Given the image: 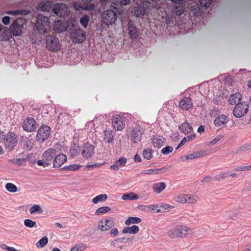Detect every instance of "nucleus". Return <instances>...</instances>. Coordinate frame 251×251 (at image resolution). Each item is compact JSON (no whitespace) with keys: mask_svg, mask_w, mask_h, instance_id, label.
I'll use <instances>...</instances> for the list:
<instances>
[{"mask_svg":"<svg viewBox=\"0 0 251 251\" xmlns=\"http://www.w3.org/2000/svg\"><path fill=\"white\" fill-rule=\"evenodd\" d=\"M191 231L190 228L186 226L178 225L167 231V235L171 238L185 237Z\"/></svg>","mask_w":251,"mask_h":251,"instance_id":"f257e3e1","label":"nucleus"},{"mask_svg":"<svg viewBox=\"0 0 251 251\" xmlns=\"http://www.w3.org/2000/svg\"><path fill=\"white\" fill-rule=\"evenodd\" d=\"M35 26L37 30L42 34L47 33L50 26V22L48 17L42 15H38Z\"/></svg>","mask_w":251,"mask_h":251,"instance_id":"f03ea898","label":"nucleus"},{"mask_svg":"<svg viewBox=\"0 0 251 251\" xmlns=\"http://www.w3.org/2000/svg\"><path fill=\"white\" fill-rule=\"evenodd\" d=\"M18 140L16 134L13 132L8 133L4 138V145L9 151H13L17 145Z\"/></svg>","mask_w":251,"mask_h":251,"instance_id":"7ed1b4c3","label":"nucleus"},{"mask_svg":"<svg viewBox=\"0 0 251 251\" xmlns=\"http://www.w3.org/2000/svg\"><path fill=\"white\" fill-rule=\"evenodd\" d=\"M103 23L107 25H112L115 24L117 20V14L112 10L104 11L101 16Z\"/></svg>","mask_w":251,"mask_h":251,"instance_id":"20e7f679","label":"nucleus"},{"mask_svg":"<svg viewBox=\"0 0 251 251\" xmlns=\"http://www.w3.org/2000/svg\"><path fill=\"white\" fill-rule=\"evenodd\" d=\"M249 105L246 102H241L237 104L233 111V115L236 118H241L246 115L249 110Z\"/></svg>","mask_w":251,"mask_h":251,"instance_id":"39448f33","label":"nucleus"},{"mask_svg":"<svg viewBox=\"0 0 251 251\" xmlns=\"http://www.w3.org/2000/svg\"><path fill=\"white\" fill-rule=\"evenodd\" d=\"M46 47L51 51L59 50L60 45L58 40L53 35L48 36L46 39Z\"/></svg>","mask_w":251,"mask_h":251,"instance_id":"423d86ee","label":"nucleus"},{"mask_svg":"<svg viewBox=\"0 0 251 251\" xmlns=\"http://www.w3.org/2000/svg\"><path fill=\"white\" fill-rule=\"evenodd\" d=\"M50 128L49 126H45L40 127L36 135L37 141L43 143L50 136Z\"/></svg>","mask_w":251,"mask_h":251,"instance_id":"0eeeda50","label":"nucleus"},{"mask_svg":"<svg viewBox=\"0 0 251 251\" xmlns=\"http://www.w3.org/2000/svg\"><path fill=\"white\" fill-rule=\"evenodd\" d=\"M53 12L57 16L64 17L69 14L70 11L66 4L57 3L54 6Z\"/></svg>","mask_w":251,"mask_h":251,"instance_id":"6e6552de","label":"nucleus"},{"mask_svg":"<svg viewBox=\"0 0 251 251\" xmlns=\"http://www.w3.org/2000/svg\"><path fill=\"white\" fill-rule=\"evenodd\" d=\"M80 151L84 158H89L93 156L94 153V148L90 144L86 143L81 147Z\"/></svg>","mask_w":251,"mask_h":251,"instance_id":"1a4fd4ad","label":"nucleus"},{"mask_svg":"<svg viewBox=\"0 0 251 251\" xmlns=\"http://www.w3.org/2000/svg\"><path fill=\"white\" fill-rule=\"evenodd\" d=\"M36 122L34 119L31 118H26L23 122L22 126L24 130L27 132H32L36 128Z\"/></svg>","mask_w":251,"mask_h":251,"instance_id":"9d476101","label":"nucleus"},{"mask_svg":"<svg viewBox=\"0 0 251 251\" xmlns=\"http://www.w3.org/2000/svg\"><path fill=\"white\" fill-rule=\"evenodd\" d=\"M112 126L117 130H121L125 127L124 117L118 115L113 116L112 120Z\"/></svg>","mask_w":251,"mask_h":251,"instance_id":"9b49d317","label":"nucleus"},{"mask_svg":"<svg viewBox=\"0 0 251 251\" xmlns=\"http://www.w3.org/2000/svg\"><path fill=\"white\" fill-rule=\"evenodd\" d=\"M74 42L82 43L86 38L84 31L81 29H75L71 34Z\"/></svg>","mask_w":251,"mask_h":251,"instance_id":"f8f14e48","label":"nucleus"},{"mask_svg":"<svg viewBox=\"0 0 251 251\" xmlns=\"http://www.w3.org/2000/svg\"><path fill=\"white\" fill-rule=\"evenodd\" d=\"M114 221L111 219L101 220L98 223V228L102 231H106L110 229L114 226Z\"/></svg>","mask_w":251,"mask_h":251,"instance_id":"ddd939ff","label":"nucleus"},{"mask_svg":"<svg viewBox=\"0 0 251 251\" xmlns=\"http://www.w3.org/2000/svg\"><path fill=\"white\" fill-rule=\"evenodd\" d=\"M143 133V130L141 128L138 127L133 128L130 135L131 141L134 143H139L141 140Z\"/></svg>","mask_w":251,"mask_h":251,"instance_id":"4468645a","label":"nucleus"},{"mask_svg":"<svg viewBox=\"0 0 251 251\" xmlns=\"http://www.w3.org/2000/svg\"><path fill=\"white\" fill-rule=\"evenodd\" d=\"M229 121L227 115H219L214 120V124L216 127H221L226 125Z\"/></svg>","mask_w":251,"mask_h":251,"instance_id":"2eb2a0df","label":"nucleus"},{"mask_svg":"<svg viewBox=\"0 0 251 251\" xmlns=\"http://www.w3.org/2000/svg\"><path fill=\"white\" fill-rule=\"evenodd\" d=\"M23 26L19 24L18 20H15L10 25V29L12 34L15 36H20L22 33Z\"/></svg>","mask_w":251,"mask_h":251,"instance_id":"dca6fc26","label":"nucleus"},{"mask_svg":"<svg viewBox=\"0 0 251 251\" xmlns=\"http://www.w3.org/2000/svg\"><path fill=\"white\" fill-rule=\"evenodd\" d=\"M56 154V150L53 148L49 149L42 155L44 158L50 165L51 162Z\"/></svg>","mask_w":251,"mask_h":251,"instance_id":"f3484780","label":"nucleus"},{"mask_svg":"<svg viewBox=\"0 0 251 251\" xmlns=\"http://www.w3.org/2000/svg\"><path fill=\"white\" fill-rule=\"evenodd\" d=\"M127 29L128 31V34L131 39H136L138 36V31L136 27L131 21H129L127 24Z\"/></svg>","mask_w":251,"mask_h":251,"instance_id":"a211bd4d","label":"nucleus"},{"mask_svg":"<svg viewBox=\"0 0 251 251\" xmlns=\"http://www.w3.org/2000/svg\"><path fill=\"white\" fill-rule=\"evenodd\" d=\"M67 161V157L64 154H59L54 158L53 161L54 168H59Z\"/></svg>","mask_w":251,"mask_h":251,"instance_id":"6ab92c4d","label":"nucleus"},{"mask_svg":"<svg viewBox=\"0 0 251 251\" xmlns=\"http://www.w3.org/2000/svg\"><path fill=\"white\" fill-rule=\"evenodd\" d=\"M179 105L182 109L185 110H188L193 107V102L191 99L188 97H185L181 100Z\"/></svg>","mask_w":251,"mask_h":251,"instance_id":"aec40b11","label":"nucleus"},{"mask_svg":"<svg viewBox=\"0 0 251 251\" xmlns=\"http://www.w3.org/2000/svg\"><path fill=\"white\" fill-rule=\"evenodd\" d=\"M115 134L113 132L110 130L104 131L103 140L106 143H112L114 141Z\"/></svg>","mask_w":251,"mask_h":251,"instance_id":"412c9836","label":"nucleus"},{"mask_svg":"<svg viewBox=\"0 0 251 251\" xmlns=\"http://www.w3.org/2000/svg\"><path fill=\"white\" fill-rule=\"evenodd\" d=\"M152 143L154 148H160L165 143V139L162 136L154 137L152 139Z\"/></svg>","mask_w":251,"mask_h":251,"instance_id":"4be33fe9","label":"nucleus"},{"mask_svg":"<svg viewBox=\"0 0 251 251\" xmlns=\"http://www.w3.org/2000/svg\"><path fill=\"white\" fill-rule=\"evenodd\" d=\"M126 161L127 160L125 157H120L118 160L115 162L114 164L110 166V168L114 170L117 171L119 169L120 167L125 165Z\"/></svg>","mask_w":251,"mask_h":251,"instance_id":"5701e85b","label":"nucleus"},{"mask_svg":"<svg viewBox=\"0 0 251 251\" xmlns=\"http://www.w3.org/2000/svg\"><path fill=\"white\" fill-rule=\"evenodd\" d=\"M242 95L240 93H236L230 96L228 101L231 105L236 104L237 102L240 103L242 100Z\"/></svg>","mask_w":251,"mask_h":251,"instance_id":"b1692460","label":"nucleus"},{"mask_svg":"<svg viewBox=\"0 0 251 251\" xmlns=\"http://www.w3.org/2000/svg\"><path fill=\"white\" fill-rule=\"evenodd\" d=\"M51 1L42 2L38 5V9L42 11H49L52 8Z\"/></svg>","mask_w":251,"mask_h":251,"instance_id":"393cba45","label":"nucleus"},{"mask_svg":"<svg viewBox=\"0 0 251 251\" xmlns=\"http://www.w3.org/2000/svg\"><path fill=\"white\" fill-rule=\"evenodd\" d=\"M179 128L181 132L185 134L190 133L193 130L191 125L186 122L180 125Z\"/></svg>","mask_w":251,"mask_h":251,"instance_id":"a878e982","label":"nucleus"},{"mask_svg":"<svg viewBox=\"0 0 251 251\" xmlns=\"http://www.w3.org/2000/svg\"><path fill=\"white\" fill-rule=\"evenodd\" d=\"M139 231V228L137 226L133 225L131 227H125L122 232L124 234L129 233L131 234H135Z\"/></svg>","mask_w":251,"mask_h":251,"instance_id":"bb28decb","label":"nucleus"},{"mask_svg":"<svg viewBox=\"0 0 251 251\" xmlns=\"http://www.w3.org/2000/svg\"><path fill=\"white\" fill-rule=\"evenodd\" d=\"M166 187V184L164 182H161L153 184L152 189L156 194H159L165 189Z\"/></svg>","mask_w":251,"mask_h":251,"instance_id":"cd10ccee","label":"nucleus"},{"mask_svg":"<svg viewBox=\"0 0 251 251\" xmlns=\"http://www.w3.org/2000/svg\"><path fill=\"white\" fill-rule=\"evenodd\" d=\"M107 196L106 194L99 195L92 199V202L97 204L99 202H103L106 200Z\"/></svg>","mask_w":251,"mask_h":251,"instance_id":"c85d7f7f","label":"nucleus"},{"mask_svg":"<svg viewBox=\"0 0 251 251\" xmlns=\"http://www.w3.org/2000/svg\"><path fill=\"white\" fill-rule=\"evenodd\" d=\"M141 222V219L137 217H129L125 222L126 225H130L132 224H139Z\"/></svg>","mask_w":251,"mask_h":251,"instance_id":"c756f323","label":"nucleus"},{"mask_svg":"<svg viewBox=\"0 0 251 251\" xmlns=\"http://www.w3.org/2000/svg\"><path fill=\"white\" fill-rule=\"evenodd\" d=\"M184 12V7L183 2L178 5H175L174 13L177 16L182 15Z\"/></svg>","mask_w":251,"mask_h":251,"instance_id":"7c9ffc66","label":"nucleus"},{"mask_svg":"<svg viewBox=\"0 0 251 251\" xmlns=\"http://www.w3.org/2000/svg\"><path fill=\"white\" fill-rule=\"evenodd\" d=\"M138 196L134 193H130L128 194H125L122 196V199L124 201L137 200Z\"/></svg>","mask_w":251,"mask_h":251,"instance_id":"2f4dec72","label":"nucleus"},{"mask_svg":"<svg viewBox=\"0 0 251 251\" xmlns=\"http://www.w3.org/2000/svg\"><path fill=\"white\" fill-rule=\"evenodd\" d=\"M86 249L87 245L86 244L80 243L73 247L70 251H84Z\"/></svg>","mask_w":251,"mask_h":251,"instance_id":"473e14b6","label":"nucleus"},{"mask_svg":"<svg viewBox=\"0 0 251 251\" xmlns=\"http://www.w3.org/2000/svg\"><path fill=\"white\" fill-rule=\"evenodd\" d=\"M29 212L31 214H33L35 213H42L43 210L39 205L34 204L30 208Z\"/></svg>","mask_w":251,"mask_h":251,"instance_id":"72a5a7b5","label":"nucleus"},{"mask_svg":"<svg viewBox=\"0 0 251 251\" xmlns=\"http://www.w3.org/2000/svg\"><path fill=\"white\" fill-rule=\"evenodd\" d=\"M250 150H251V143H250L249 144H246L244 146L239 147V148L237 149L235 151L234 153L238 154V153H240L241 152H244L245 151Z\"/></svg>","mask_w":251,"mask_h":251,"instance_id":"f704fd0d","label":"nucleus"},{"mask_svg":"<svg viewBox=\"0 0 251 251\" xmlns=\"http://www.w3.org/2000/svg\"><path fill=\"white\" fill-rule=\"evenodd\" d=\"M48 243V238L47 236H44L39 241H38L36 246L37 247L43 248L45 247Z\"/></svg>","mask_w":251,"mask_h":251,"instance_id":"c9c22d12","label":"nucleus"},{"mask_svg":"<svg viewBox=\"0 0 251 251\" xmlns=\"http://www.w3.org/2000/svg\"><path fill=\"white\" fill-rule=\"evenodd\" d=\"M143 155L144 157L147 159L150 160L152 157V151L151 149H145L143 151Z\"/></svg>","mask_w":251,"mask_h":251,"instance_id":"e433bc0d","label":"nucleus"},{"mask_svg":"<svg viewBox=\"0 0 251 251\" xmlns=\"http://www.w3.org/2000/svg\"><path fill=\"white\" fill-rule=\"evenodd\" d=\"M198 199V198L197 196L186 194V203H195L197 201Z\"/></svg>","mask_w":251,"mask_h":251,"instance_id":"4c0bfd02","label":"nucleus"},{"mask_svg":"<svg viewBox=\"0 0 251 251\" xmlns=\"http://www.w3.org/2000/svg\"><path fill=\"white\" fill-rule=\"evenodd\" d=\"M5 188L7 191L10 193H15L18 190L17 186L12 183H6Z\"/></svg>","mask_w":251,"mask_h":251,"instance_id":"58836bf2","label":"nucleus"},{"mask_svg":"<svg viewBox=\"0 0 251 251\" xmlns=\"http://www.w3.org/2000/svg\"><path fill=\"white\" fill-rule=\"evenodd\" d=\"M90 20V17L87 15L83 16L80 19V23L84 28H86L88 26V22Z\"/></svg>","mask_w":251,"mask_h":251,"instance_id":"ea45409f","label":"nucleus"},{"mask_svg":"<svg viewBox=\"0 0 251 251\" xmlns=\"http://www.w3.org/2000/svg\"><path fill=\"white\" fill-rule=\"evenodd\" d=\"M82 167L80 165L78 164H71L70 165L66 166L62 168L63 170H67L70 171H75L79 169Z\"/></svg>","mask_w":251,"mask_h":251,"instance_id":"a19ab883","label":"nucleus"},{"mask_svg":"<svg viewBox=\"0 0 251 251\" xmlns=\"http://www.w3.org/2000/svg\"><path fill=\"white\" fill-rule=\"evenodd\" d=\"M110 210V208L108 206L100 207L97 209L96 214L98 215L103 214Z\"/></svg>","mask_w":251,"mask_h":251,"instance_id":"79ce46f5","label":"nucleus"},{"mask_svg":"<svg viewBox=\"0 0 251 251\" xmlns=\"http://www.w3.org/2000/svg\"><path fill=\"white\" fill-rule=\"evenodd\" d=\"M186 194H181L175 197V200L179 203H186Z\"/></svg>","mask_w":251,"mask_h":251,"instance_id":"37998d69","label":"nucleus"},{"mask_svg":"<svg viewBox=\"0 0 251 251\" xmlns=\"http://www.w3.org/2000/svg\"><path fill=\"white\" fill-rule=\"evenodd\" d=\"M27 13V11L25 10L9 11L7 12V14L12 15H26Z\"/></svg>","mask_w":251,"mask_h":251,"instance_id":"c03bdc74","label":"nucleus"},{"mask_svg":"<svg viewBox=\"0 0 251 251\" xmlns=\"http://www.w3.org/2000/svg\"><path fill=\"white\" fill-rule=\"evenodd\" d=\"M205 153L204 151H195L190 153V158L191 159L198 158L201 157Z\"/></svg>","mask_w":251,"mask_h":251,"instance_id":"a18cd8bd","label":"nucleus"},{"mask_svg":"<svg viewBox=\"0 0 251 251\" xmlns=\"http://www.w3.org/2000/svg\"><path fill=\"white\" fill-rule=\"evenodd\" d=\"M24 225L27 227L32 228L36 227V222L28 219L25 220Z\"/></svg>","mask_w":251,"mask_h":251,"instance_id":"49530a36","label":"nucleus"},{"mask_svg":"<svg viewBox=\"0 0 251 251\" xmlns=\"http://www.w3.org/2000/svg\"><path fill=\"white\" fill-rule=\"evenodd\" d=\"M145 9L144 7H137L134 9V15L136 17H140L145 14Z\"/></svg>","mask_w":251,"mask_h":251,"instance_id":"de8ad7c7","label":"nucleus"},{"mask_svg":"<svg viewBox=\"0 0 251 251\" xmlns=\"http://www.w3.org/2000/svg\"><path fill=\"white\" fill-rule=\"evenodd\" d=\"M222 138V135H218L212 141L206 143L207 146H212L217 144Z\"/></svg>","mask_w":251,"mask_h":251,"instance_id":"09e8293b","label":"nucleus"},{"mask_svg":"<svg viewBox=\"0 0 251 251\" xmlns=\"http://www.w3.org/2000/svg\"><path fill=\"white\" fill-rule=\"evenodd\" d=\"M141 175H155L158 174V170L156 169H150L143 171L140 173Z\"/></svg>","mask_w":251,"mask_h":251,"instance_id":"8fccbe9b","label":"nucleus"},{"mask_svg":"<svg viewBox=\"0 0 251 251\" xmlns=\"http://www.w3.org/2000/svg\"><path fill=\"white\" fill-rule=\"evenodd\" d=\"M173 148L170 146H167L164 148H163L161 150V152L164 154H168L169 153L172 152L173 151Z\"/></svg>","mask_w":251,"mask_h":251,"instance_id":"3c124183","label":"nucleus"},{"mask_svg":"<svg viewBox=\"0 0 251 251\" xmlns=\"http://www.w3.org/2000/svg\"><path fill=\"white\" fill-rule=\"evenodd\" d=\"M212 2V0H200V3L202 7H208Z\"/></svg>","mask_w":251,"mask_h":251,"instance_id":"603ef678","label":"nucleus"},{"mask_svg":"<svg viewBox=\"0 0 251 251\" xmlns=\"http://www.w3.org/2000/svg\"><path fill=\"white\" fill-rule=\"evenodd\" d=\"M86 129L92 131L94 129L95 124L93 121L87 122L85 125Z\"/></svg>","mask_w":251,"mask_h":251,"instance_id":"864d4df0","label":"nucleus"},{"mask_svg":"<svg viewBox=\"0 0 251 251\" xmlns=\"http://www.w3.org/2000/svg\"><path fill=\"white\" fill-rule=\"evenodd\" d=\"M229 176L228 172H223L216 176V179L217 180H220L221 179H223L225 177Z\"/></svg>","mask_w":251,"mask_h":251,"instance_id":"5fc2aeb1","label":"nucleus"},{"mask_svg":"<svg viewBox=\"0 0 251 251\" xmlns=\"http://www.w3.org/2000/svg\"><path fill=\"white\" fill-rule=\"evenodd\" d=\"M37 164L39 166H42L43 167H46L50 165V164L43 158H42V160H37Z\"/></svg>","mask_w":251,"mask_h":251,"instance_id":"6e6d98bb","label":"nucleus"},{"mask_svg":"<svg viewBox=\"0 0 251 251\" xmlns=\"http://www.w3.org/2000/svg\"><path fill=\"white\" fill-rule=\"evenodd\" d=\"M249 170H251V165L240 166L235 169V171H243Z\"/></svg>","mask_w":251,"mask_h":251,"instance_id":"4d7b16f0","label":"nucleus"},{"mask_svg":"<svg viewBox=\"0 0 251 251\" xmlns=\"http://www.w3.org/2000/svg\"><path fill=\"white\" fill-rule=\"evenodd\" d=\"M0 247L1 249L6 250L8 251H19L13 247H10L5 245V244H1L0 245Z\"/></svg>","mask_w":251,"mask_h":251,"instance_id":"13d9d810","label":"nucleus"},{"mask_svg":"<svg viewBox=\"0 0 251 251\" xmlns=\"http://www.w3.org/2000/svg\"><path fill=\"white\" fill-rule=\"evenodd\" d=\"M95 8V5L93 3H91L88 5L83 6L82 9L85 11H93Z\"/></svg>","mask_w":251,"mask_h":251,"instance_id":"bf43d9fd","label":"nucleus"},{"mask_svg":"<svg viewBox=\"0 0 251 251\" xmlns=\"http://www.w3.org/2000/svg\"><path fill=\"white\" fill-rule=\"evenodd\" d=\"M109 234L111 237H116L119 234L118 230L116 228H111L109 231Z\"/></svg>","mask_w":251,"mask_h":251,"instance_id":"052dcab7","label":"nucleus"},{"mask_svg":"<svg viewBox=\"0 0 251 251\" xmlns=\"http://www.w3.org/2000/svg\"><path fill=\"white\" fill-rule=\"evenodd\" d=\"M25 158H17L13 159L12 162L14 164H17L18 165H22V163L24 161H25Z\"/></svg>","mask_w":251,"mask_h":251,"instance_id":"680f3d73","label":"nucleus"},{"mask_svg":"<svg viewBox=\"0 0 251 251\" xmlns=\"http://www.w3.org/2000/svg\"><path fill=\"white\" fill-rule=\"evenodd\" d=\"M74 7L76 10H79L82 9L83 6L81 5V3L78 2H75L73 4Z\"/></svg>","mask_w":251,"mask_h":251,"instance_id":"e2e57ef3","label":"nucleus"},{"mask_svg":"<svg viewBox=\"0 0 251 251\" xmlns=\"http://www.w3.org/2000/svg\"><path fill=\"white\" fill-rule=\"evenodd\" d=\"M190 154L181 156L180 157L179 160L182 162H184L187 160H191V159L190 158Z\"/></svg>","mask_w":251,"mask_h":251,"instance_id":"0e129e2a","label":"nucleus"},{"mask_svg":"<svg viewBox=\"0 0 251 251\" xmlns=\"http://www.w3.org/2000/svg\"><path fill=\"white\" fill-rule=\"evenodd\" d=\"M10 18L9 16H4L2 19V22L5 25H8L10 23Z\"/></svg>","mask_w":251,"mask_h":251,"instance_id":"69168bd1","label":"nucleus"},{"mask_svg":"<svg viewBox=\"0 0 251 251\" xmlns=\"http://www.w3.org/2000/svg\"><path fill=\"white\" fill-rule=\"evenodd\" d=\"M212 180V177L211 176H207L203 178L202 182L204 183H208Z\"/></svg>","mask_w":251,"mask_h":251,"instance_id":"338daca9","label":"nucleus"},{"mask_svg":"<svg viewBox=\"0 0 251 251\" xmlns=\"http://www.w3.org/2000/svg\"><path fill=\"white\" fill-rule=\"evenodd\" d=\"M100 166V164H99L98 163H96V164H91V165H86V167L87 169H92L94 167H99Z\"/></svg>","mask_w":251,"mask_h":251,"instance_id":"774afa93","label":"nucleus"}]
</instances>
